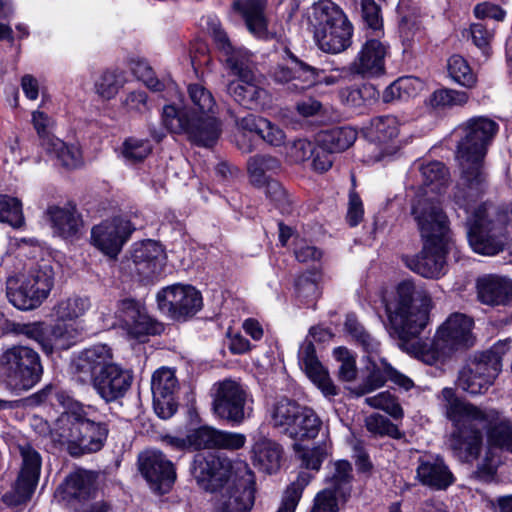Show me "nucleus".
Instances as JSON below:
<instances>
[{"label":"nucleus","instance_id":"nucleus-1","mask_svg":"<svg viewBox=\"0 0 512 512\" xmlns=\"http://www.w3.org/2000/svg\"><path fill=\"white\" fill-rule=\"evenodd\" d=\"M456 145L461 176L455 187V204L466 214L467 237L472 249L482 255H495L504 249L505 218L494 217L486 205L470 215V208L486 187L484 159L499 132V124L488 116H474L457 127Z\"/></svg>","mask_w":512,"mask_h":512},{"label":"nucleus","instance_id":"nucleus-2","mask_svg":"<svg viewBox=\"0 0 512 512\" xmlns=\"http://www.w3.org/2000/svg\"><path fill=\"white\" fill-rule=\"evenodd\" d=\"M432 300L429 293L411 280L400 282L393 300L385 302V311L401 347L428 365L474 346V321L463 313H453L437 329L431 341L416 339L429 321Z\"/></svg>","mask_w":512,"mask_h":512},{"label":"nucleus","instance_id":"nucleus-3","mask_svg":"<svg viewBox=\"0 0 512 512\" xmlns=\"http://www.w3.org/2000/svg\"><path fill=\"white\" fill-rule=\"evenodd\" d=\"M445 417L455 428L449 447L463 462L476 460L483 447L485 432L488 453H512V421L494 408H479L459 398L453 388L446 387L439 396Z\"/></svg>","mask_w":512,"mask_h":512},{"label":"nucleus","instance_id":"nucleus-4","mask_svg":"<svg viewBox=\"0 0 512 512\" xmlns=\"http://www.w3.org/2000/svg\"><path fill=\"white\" fill-rule=\"evenodd\" d=\"M76 383L91 385L106 404L122 399L131 388L133 374L113 362V353L106 344H97L79 353L73 363Z\"/></svg>","mask_w":512,"mask_h":512},{"label":"nucleus","instance_id":"nucleus-5","mask_svg":"<svg viewBox=\"0 0 512 512\" xmlns=\"http://www.w3.org/2000/svg\"><path fill=\"white\" fill-rule=\"evenodd\" d=\"M59 440L67 442L72 457L100 451L109 434L108 424L101 419L96 408L76 404L62 413L55 423Z\"/></svg>","mask_w":512,"mask_h":512},{"label":"nucleus","instance_id":"nucleus-6","mask_svg":"<svg viewBox=\"0 0 512 512\" xmlns=\"http://www.w3.org/2000/svg\"><path fill=\"white\" fill-rule=\"evenodd\" d=\"M213 114H197L166 105L162 112V124L171 133L185 134L197 146L212 147L221 134L220 121Z\"/></svg>","mask_w":512,"mask_h":512},{"label":"nucleus","instance_id":"nucleus-7","mask_svg":"<svg viewBox=\"0 0 512 512\" xmlns=\"http://www.w3.org/2000/svg\"><path fill=\"white\" fill-rule=\"evenodd\" d=\"M507 349L505 343L499 342L487 351L475 353L459 370L456 385L471 395L485 393L499 375Z\"/></svg>","mask_w":512,"mask_h":512},{"label":"nucleus","instance_id":"nucleus-8","mask_svg":"<svg viewBox=\"0 0 512 512\" xmlns=\"http://www.w3.org/2000/svg\"><path fill=\"white\" fill-rule=\"evenodd\" d=\"M0 369L7 385L17 391L31 389L43 373L39 354L22 345L13 346L2 354Z\"/></svg>","mask_w":512,"mask_h":512},{"label":"nucleus","instance_id":"nucleus-9","mask_svg":"<svg viewBox=\"0 0 512 512\" xmlns=\"http://www.w3.org/2000/svg\"><path fill=\"white\" fill-rule=\"evenodd\" d=\"M213 412L230 423L240 425L253 413V398L248 388L240 381L226 378L214 384Z\"/></svg>","mask_w":512,"mask_h":512},{"label":"nucleus","instance_id":"nucleus-10","mask_svg":"<svg viewBox=\"0 0 512 512\" xmlns=\"http://www.w3.org/2000/svg\"><path fill=\"white\" fill-rule=\"evenodd\" d=\"M12 331L36 341L47 355L56 350H67L79 337V330L74 323L59 320L52 325L43 322L14 323Z\"/></svg>","mask_w":512,"mask_h":512},{"label":"nucleus","instance_id":"nucleus-11","mask_svg":"<svg viewBox=\"0 0 512 512\" xmlns=\"http://www.w3.org/2000/svg\"><path fill=\"white\" fill-rule=\"evenodd\" d=\"M53 287V273L49 265L31 268L19 279L16 287L7 288L10 303L20 310L37 308L49 295Z\"/></svg>","mask_w":512,"mask_h":512},{"label":"nucleus","instance_id":"nucleus-12","mask_svg":"<svg viewBox=\"0 0 512 512\" xmlns=\"http://www.w3.org/2000/svg\"><path fill=\"white\" fill-rule=\"evenodd\" d=\"M18 450L21 465L17 478L11 489L2 496V501L9 507L25 504L31 499L42 467V457L30 443L18 444Z\"/></svg>","mask_w":512,"mask_h":512},{"label":"nucleus","instance_id":"nucleus-13","mask_svg":"<svg viewBox=\"0 0 512 512\" xmlns=\"http://www.w3.org/2000/svg\"><path fill=\"white\" fill-rule=\"evenodd\" d=\"M191 473L197 484L209 492L218 491L237 475L229 458L212 452L197 453L194 456Z\"/></svg>","mask_w":512,"mask_h":512},{"label":"nucleus","instance_id":"nucleus-14","mask_svg":"<svg viewBox=\"0 0 512 512\" xmlns=\"http://www.w3.org/2000/svg\"><path fill=\"white\" fill-rule=\"evenodd\" d=\"M159 310L173 320L194 316L203 305L201 293L191 285L174 284L156 296Z\"/></svg>","mask_w":512,"mask_h":512},{"label":"nucleus","instance_id":"nucleus-15","mask_svg":"<svg viewBox=\"0 0 512 512\" xmlns=\"http://www.w3.org/2000/svg\"><path fill=\"white\" fill-rule=\"evenodd\" d=\"M238 470H243L248 476L235 475L229 483L220 487L219 494L214 499V512H248L254 504V488L252 487V472L246 465H241Z\"/></svg>","mask_w":512,"mask_h":512},{"label":"nucleus","instance_id":"nucleus-16","mask_svg":"<svg viewBox=\"0 0 512 512\" xmlns=\"http://www.w3.org/2000/svg\"><path fill=\"white\" fill-rule=\"evenodd\" d=\"M412 215L423 241L449 243L448 217L438 203L428 199L418 200L412 208Z\"/></svg>","mask_w":512,"mask_h":512},{"label":"nucleus","instance_id":"nucleus-17","mask_svg":"<svg viewBox=\"0 0 512 512\" xmlns=\"http://www.w3.org/2000/svg\"><path fill=\"white\" fill-rule=\"evenodd\" d=\"M139 470L151 490L159 495L168 493L175 480L173 463L158 450H147L138 457Z\"/></svg>","mask_w":512,"mask_h":512},{"label":"nucleus","instance_id":"nucleus-18","mask_svg":"<svg viewBox=\"0 0 512 512\" xmlns=\"http://www.w3.org/2000/svg\"><path fill=\"white\" fill-rule=\"evenodd\" d=\"M285 54L289 64H279L271 72L274 82L287 86L292 93H300L317 82L318 69L305 63L294 55L288 48Z\"/></svg>","mask_w":512,"mask_h":512},{"label":"nucleus","instance_id":"nucleus-19","mask_svg":"<svg viewBox=\"0 0 512 512\" xmlns=\"http://www.w3.org/2000/svg\"><path fill=\"white\" fill-rule=\"evenodd\" d=\"M449 243L423 241L421 251L413 256H404L407 268L428 279H438L446 273V255Z\"/></svg>","mask_w":512,"mask_h":512},{"label":"nucleus","instance_id":"nucleus-20","mask_svg":"<svg viewBox=\"0 0 512 512\" xmlns=\"http://www.w3.org/2000/svg\"><path fill=\"white\" fill-rule=\"evenodd\" d=\"M133 230L134 228L129 220L115 217L93 227L91 239L95 247L105 255L115 257Z\"/></svg>","mask_w":512,"mask_h":512},{"label":"nucleus","instance_id":"nucleus-21","mask_svg":"<svg viewBox=\"0 0 512 512\" xmlns=\"http://www.w3.org/2000/svg\"><path fill=\"white\" fill-rule=\"evenodd\" d=\"M177 389L178 380L172 369L162 367L153 373L151 380L153 406L160 418L168 419L177 411L175 398Z\"/></svg>","mask_w":512,"mask_h":512},{"label":"nucleus","instance_id":"nucleus-22","mask_svg":"<svg viewBox=\"0 0 512 512\" xmlns=\"http://www.w3.org/2000/svg\"><path fill=\"white\" fill-rule=\"evenodd\" d=\"M165 253L161 245L153 240H146L134 245L131 253L133 269L142 280H151L160 275L165 265Z\"/></svg>","mask_w":512,"mask_h":512},{"label":"nucleus","instance_id":"nucleus-23","mask_svg":"<svg viewBox=\"0 0 512 512\" xmlns=\"http://www.w3.org/2000/svg\"><path fill=\"white\" fill-rule=\"evenodd\" d=\"M416 479L431 490H446L455 482V477L443 457L425 455L419 458Z\"/></svg>","mask_w":512,"mask_h":512},{"label":"nucleus","instance_id":"nucleus-24","mask_svg":"<svg viewBox=\"0 0 512 512\" xmlns=\"http://www.w3.org/2000/svg\"><path fill=\"white\" fill-rule=\"evenodd\" d=\"M246 437L241 433L217 430L202 426L188 433V444L199 449H230L236 450L244 446Z\"/></svg>","mask_w":512,"mask_h":512},{"label":"nucleus","instance_id":"nucleus-25","mask_svg":"<svg viewBox=\"0 0 512 512\" xmlns=\"http://www.w3.org/2000/svg\"><path fill=\"white\" fill-rule=\"evenodd\" d=\"M387 46L379 37L367 40L357 57L350 64L349 70L353 75L363 78L378 76L384 72Z\"/></svg>","mask_w":512,"mask_h":512},{"label":"nucleus","instance_id":"nucleus-26","mask_svg":"<svg viewBox=\"0 0 512 512\" xmlns=\"http://www.w3.org/2000/svg\"><path fill=\"white\" fill-rule=\"evenodd\" d=\"M365 137L377 144H388L377 156L375 161H382L386 156H392L397 148L390 144L399 135V121L394 115H381L370 119L363 127Z\"/></svg>","mask_w":512,"mask_h":512},{"label":"nucleus","instance_id":"nucleus-27","mask_svg":"<svg viewBox=\"0 0 512 512\" xmlns=\"http://www.w3.org/2000/svg\"><path fill=\"white\" fill-rule=\"evenodd\" d=\"M300 367L308 378L322 391L325 396H335L337 387L329 377L328 371L319 361L315 346L311 341L305 340L298 352Z\"/></svg>","mask_w":512,"mask_h":512},{"label":"nucleus","instance_id":"nucleus-28","mask_svg":"<svg viewBox=\"0 0 512 512\" xmlns=\"http://www.w3.org/2000/svg\"><path fill=\"white\" fill-rule=\"evenodd\" d=\"M227 93L242 107L249 110L264 108L269 102L267 90L252 79H237L231 81L226 88Z\"/></svg>","mask_w":512,"mask_h":512},{"label":"nucleus","instance_id":"nucleus-29","mask_svg":"<svg viewBox=\"0 0 512 512\" xmlns=\"http://www.w3.org/2000/svg\"><path fill=\"white\" fill-rule=\"evenodd\" d=\"M266 6V0H234L232 3V9L243 17L248 30L259 38L268 37Z\"/></svg>","mask_w":512,"mask_h":512},{"label":"nucleus","instance_id":"nucleus-30","mask_svg":"<svg viewBox=\"0 0 512 512\" xmlns=\"http://www.w3.org/2000/svg\"><path fill=\"white\" fill-rule=\"evenodd\" d=\"M96 475L86 470H77L65 479L61 485L63 499L72 502H85L94 497L96 493Z\"/></svg>","mask_w":512,"mask_h":512},{"label":"nucleus","instance_id":"nucleus-31","mask_svg":"<svg viewBox=\"0 0 512 512\" xmlns=\"http://www.w3.org/2000/svg\"><path fill=\"white\" fill-rule=\"evenodd\" d=\"M478 299L487 305L506 304L512 296V281L506 278L488 275L477 280Z\"/></svg>","mask_w":512,"mask_h":512},{"label":"nucleus","instance_id":"nucleus-32","mask_svg":"<svg viewBox=\"0 0 512 512\" xmlns=\"http://www.w3.org/2000/svg\"><path fill=\"white\" fill-rule=\"evenodd\" d=\"M346 23H349L346 15L332 1L322 0L313 5L311 24L314 28V35Z\"/></svg>","mask_w":512,"mask_h":512},{"label":"nucleus","instance_id":"nucleus-33","mask_svg":"<svg viewBox=\"0 0 512 512\" xmlns=\"http://www.w3.org/2000/svg\"><path fill=\"white\" fill-rule=\"evenodd\" d=\"M47 213L55 233L63 238L75 236L82 227V219L75 206H53L48 209Z\"/></svg>","mask_w":512,"mask_h":512},{"label":"nucleus","instance_id":"nucleus-34","mask_svg":"<svg viewBox=\"0 0 512 512\" xmlns=\"http://www.w3.org/2000/svg\"><path fill=\"white\" fill-rule=\"evenodd\" d=\"M282 165L278 158L269 154H257L247 161V171L250 183L263 187L266 180L281 171Z\"/></svg>","mask_w":512,"mask_h":512},{"label":"nucleus","instance_id":"nucleus-35","mask_svg":"<svg viewBox=\"0 0 512 512\" xmlns=\"http://www.w3.org/2000/svg\"><path fill=\"white\" fill-rule=\"evenodd\" d=\"M352 25L346 23L344 25L334 26L328 31L317 33L314 35L319 48L331 54L341 53L351 45Z\"/></svg>","mask_w":512,"mask_h":512},{"label":"nucleus","instance_id":"nucleus-36","mask_svg":"<svg viewBox=\"0 0 512 512\" xmlns=\"http://www.w3.org/2000/svg\"><path fill=\"white\" fill-rule=\"evenodd\" d=\"M357 139V132L351 127H334L320 131L318 146L329 153H339L348 149Z\"/></svg>","mask_w":512,"mask_h":512},{"label":"nucleus","instance_id":"nucleus-37","mask_svg":"<svg viewBox=\"0 0 512 512\" xmlns=\"http://www.w3.org/2000/svg\"><path fill=\"white\" fill-rule=\"evenodd\" d=\"M353 468L346 460H339L333 464L330 475L326 478V489L339 495L342 502H347L352 492Z\"/></svg>","mask_w":512,"mask_h":512},{"label":"nucleus","instance_id":"nucleus-38","mask_svg":"<svg viewBox=\"0 0 512 512\" xmlns=\"http://www.w3.org/2000/svg\"><path fill=\"white\" fill-rule=\"evenodd\" d=\"M322 420L316 412L309 407H302L293 426L288 428V436L295 440H310L317 437Z\"/></svg>","mask_w":512,"mask_h":512},{"label":"nucleus","instance_id":"nucleus-39","mask_svg":"<svg viewBox=\"0 0 512 512\" xmlns=\"http://www.w3.org/2000/svg\"><path fill=\"white\" fill-rule=\"evenodd\" d=\"M44 148L66 168H77L81 164L82 158L79 148L74 145H67L58 138H48Z\"/></svg>","mask_w":512,"mask_h":512},{"label":"nucleus","instance_id":"nucleus-40","mask_svg":"<svg viewBox=\"0 0 512 512\" xmlns=\"http://www.w3.org/2000/svg\"><path fill=\"white\" fill-rule=\"evenodd\" d=\"M190 106H184L181 109H188L190 112L197 114L214 113L216 101L212 93L202 84L193 83L187 87Z\"/></svg>","mask_w":512,"mask_h":512},{"label":"nucleus","instance_id":"nucleus-41","mask_svg":"<svg viewBox=\"0 0 512 512\" xmlns=\"http://www.w3.org/2000/svg\"><path fill=\"white\" fill-rule=\"evenodd\" d=\"M302 407L296 402L283 398L273 407L271 421L274 427L282 428L288 435V428L293 426Z\"/></svg>","mask_w":512,"mask_h":512},{"label":"nucleus","instance_id":"nucleus-42","mask_svg":"<svg viewBox=\"0 0 512 512\" xmlns=\"http://www.w3.org/2000/svg\"><path fill=\"white\" fill-rule=\"evenodd\" d=\"M124 72L119 69L104 71L95 81V92L103 99L114 98L125 84Z\"/></svg>","mask_w":512,"mask_h":512},{"label":"nucleus","instance_id":"nucleus-43","mask_svg":"<svg viewBox=\"0 0 512 512\" xmlns=\"http://www.w3.org/2000/svg\"><path fill=\"white\" fill-rule=\"evenodd\" d=\"M422 182L425 186H431V191L441 193L449 180V171L445 165L439 161H432L426 164H420L418 167Z\"/></svg>","mask_w":512,"mask_h":512},{"label":"nucleus","instance_id":"nucleus-44","mask_svg":"<svg viewBox=\"0 0 512 512\" xmlns=\"http://www.w3.org/2000/svg\"><path fill=\"white\" fill-rule=\"evenodd\" d=\"M0 222L7 223L15 229L24 227L25 217L20 199L0 194Z\"/></svg>","mask_w":512,"mask_h":512},{"label":"nucleus","instance_id":"nucleus-45","mask_svg":"<svg viewBox=\"0 0 512 512\" xmlns=\"http://www.w3.org/2000/svg\"><path fill=\"white\" fill-rule=\"evenodd\" d=\"M447 71L450 78L465 88H473L477 77L468 62L460 55H452L447 62Z\"/></svg>","mask_w":512,"mask_h":512},{"label":"nucleus","instance_id":"nucleus-46","mask_svg":"<svg viewBox=\"0 0 512 512\" xmlns=\"http://www.w3.org/2000/svg\"><path fill=\"white\" fill-rule=\"evenodd\" d=\"M253 451L257 461L269 473L279 467L281 448L277 443L264 439L254 445Z\"/></svg>","mask_w":512,"mask_h":512},{"label":"nucleus","instance_id":"nucleus-47","mask_svg":"<svg viewBox=\"0 0 512 512\" xmlns=\"http://www.w3.org/2000/svg\"><path fill=\"white\" fill-rule=\"evenodd\" d=\"M90 307L87 297L72 296L60 301L54 307V313L59 320H74L84 315Z\"/></svg>","mask_w":512,"mask_h":512},{"label":"nucleus","instance_id":"nucleus-48","mask_svg":"<svg viewBox=\"0 0 512 512\" xmlns=\"http://www.w3.org/2000/svg\"><path fill=\"white\" fill-rule=\"evenodd\" d=\"M293 448L301 460V465L306 469L316 471L320 469L322 462L329 453V447L326 442H323L313 448H303L299 443H295Z\"/></svg>","mask_w":512,"mask_h":512},{"label":"nucleus","instance_id":"nucleus-49","mask_svg":"<svg viewBox=\"0 0 512 512\" xmlns=\"http://www.w3.org/2000/svg\"><path fill=\"white\" fill-rule=\"evenodd\" d=\"M365 403L374 409L383 410L394 420H400L404 416L403 408L397 397L389 391L380 392L377 395L367 397Z\"/></svg>","mask_w":512,"mask_h":512},{"label":"nucleus","instance_id":"nucleus-50","mask_svg":"<svg viewBox=\"0 0 512 512\" xmlns=\"http://www.w3.org/2000/svg\"><path fill=\"white\" fill-rule=\"evenodd\" d=\"M469 99L468 93L449 88L436 90L430 96V105L433 108H452L455 106H464Z\"/></svg>","mask_w":512,"mask_h":512},{"label":"nucleus","instance_id":"nucleus-51","mask_svg":"<svg viewBox=\"0 0 512 512\" xmlns=\"http://www.w3.org/2000/svg\"><path fill=\"white\" fill-rule=\"evenodd\" d=\"M152 151V145L147 139L130 137L122 144V156L129 164L142 162Z\"/></svg>","mask_w":512,"mask_h":512},{"label":"nucleus","instance_id":"nucleus-52","mask_svg":"<svg viewBox=\"0 0 512 512\" xmlns=\"http://www.w3.org/2000/svg\"><path fill=\"white\" fill-rule=\"evenodd\" d=\"M361 19L364 26L380 37L383 32V17L381 7L375 0H361Z\"/></svg>","mask_w":512,"mask_h":512},{"label":"nucleus","instance_id":"nucleus-53","mask_svg":"<svg viewBox=\"0 0 512 512\" xmlns=\"http://www.w3.org/2000/svg\"><path fill=\"white\" fill-rule=\"evenodd\" d=\"M415 82V79L411 77L398 78L384 90L383 101L389 103L394 100H407L416 95Z\"/></svg>","mask_w":512,"mask_h":512},{"label":"nucleus","instance_id":"nucleus-54","mask_svg":"<svg viewBox=\"0 0 512 512\" xmlns=\"http://www.w3.org/2000/svg\"><path fill=\"white\" fill-rule=\"evenodd\" d=\"M365 427L368 432L374 436H388L393 439H400L402 437V433L397 425L393 424L388 418L379 413L369 415L365 419Z\"/></svg>","mask_w":512,"mask_h":512},{"label":"nucleus","instance_id":"nucleus-55","mask_svg":"<svg viewBox=\"0 0 512 512\" xmlns=\"http://www.w3.org/2000/svg\"><path fill=\"white\" fill-rule=\"evenodd\" d=\"M388 367H391L386 361L382 362V367L373 365L367 377L355 388L357 395L368 394L385 385L389 379Z\"/></svg>","mask_w":512,"mask_h":512},{"label":"nucleus","instance_id":"nucleus-56","mask_svg":"<svg viewBox=\"0 0 512 512\" xmlns=\"http://www.w3.org/2000/svg\"><path fill=\"white\" fill-rule=\"evenodd\" d=\"M225 61L228 68L238 79H252V76H254L247 51L235 48L231 54L225 56Z\"/></svg>","mask_w":512,"mask_h":512},{"label":"nucleus","instance_id":"nucleus-57","mask_svg":"<svg viewBox=\"0 0 512 512\" xmlns=\"http://www.w3.org/2000/svg\"><path fill=\"white\" fill-rule=\"evenodd\" d=\"M345 330L358 342L365 351L372 352L378 347V342L364 328L354 315H348L345 321Z\"/></svg>","mask_w":512,"mask_h":512},{"label":"nucleus","instance_id":"nucleus-58","mask_svg":"<svg viewBox=\"0 0 512 512\" xmlns=\"http://www.w3.org/2000/svg\"><path fill=\"white\" fill-rule=\"evenodd\" d=\"M344 503L337 493L324 488L316 494L311 512H338L339 505Z\"/></svg>","mask_w":512,"mask_h":512},{"label":"nucleus","instance_id":"nucleus-59","mask_svg":"<svg viewBox=\"0 0 512 512\" xmlns=\"http://www.w3.org/2000/svg\"><path fill=\"white\" fill-rule=\"evenodd\" d=\"M295 288L297 296L307 304L313 303L320 295L317 282L308 274L296 279Z\"/></svg>","mask_w":512,"mask_h":512},{"label":"nucleus","instance_id":"nucleus-60","mask_svg":"<svg viewBox=\"0 0 512 512\" xmlns=\"http://www.w3.org/2000/svg\"><path fill=\"white\" fill-rule=\"evenodd\" d=\"M135 320V323H131L128 328L136 337L145 335H157L160 334L164 329L161 323L152 319L143 311L139 315V318Z\"/></svg>","mask_w":512,"mask_h":512},{"label":"nucleus","instance_id":"nucleus-61","mask_svg":"<svg viewBox=\"0 0 512 512\" xmlns=\"http://www.w3.org/2000/svg\"><path fill=\"white\" fill-rule=\"evenodd\" d=\"M311 478L312 476L308 472L299 473L297 479L287 487L282 501L291 506L297 507L302 497L303 490L309 484Z\"/></svg>","mask_w":512,"mask_h":512},{"label":"nucleus","instance_id":"nucleus-62","mask_svg":"<svg viewBox=\"0 0 512 512\" xmlns=\"http://www.w3.org/2000/svg\"><path fill=\"white\" fill-rule=\"evenodd\" d=\"M315 152V146L307 139L299 138L291 142L287 147V155L295 163L304 162Z\"/></svg>","mask_w":512,"mask_h":512},{"label":"nucleus","instance_id":"nucleus-63","mask_svg":"<svg viewBox=\"0 0 512 512\" xmlns=\"http://www.w3.org/2000/svg\"><path fill=\"white\" fill-rule=\"evenodd\" d=\"M470 35L475 46H477L485 56H488L493 31L488 29L483 23H473L470 26Z\"/></svg>","mask_w":512,"mask_h":512},{"label":"nucleus","instance_id":"nucleus-64","mask_svg":"<svg viewBox=\"0 0 512 512\" xmlns=\"http://www.w3.org/2000/svg\"><path fill=\"white\" fill-rule=\"evenodd\" d=\"M122 106L127 112L143 114L149 110L148 96L142 90L131 91L122 100Z\"/></svg>","mask_w":512,"mask_h":512}]
</instances>
